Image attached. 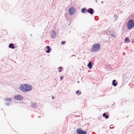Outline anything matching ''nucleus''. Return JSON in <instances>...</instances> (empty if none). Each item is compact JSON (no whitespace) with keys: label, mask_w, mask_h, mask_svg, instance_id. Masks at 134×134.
<instances>
[{"label":"nucleus","mask_w":134,"mask_h":134,"mask_svg":"<svg viewBox=\"0 0 134 134\" xmlns=\"http://www.w3.org/2000/svg\"><path fill=\"white\" fill-rule=\"evenodd\" d=\"M100 47V45L99 43L94 44L91 48V51L92 52H97L99 50Z\"/></svg>","instance_id":"nucleus-1"},{"label":"nucleus","mask_w":134,"mask_h":134,"mask_svg":"<svg viewBox=\"0 0 134 134\" xmlns=\"http://www.w3.org/2000/svg\"><path fill=\"white\" fill-rule=\"evenodd\" d=\"M128 29H131L134 27V22L132 19H131L128 21L127 24Z\"/></svg>","instance_id":"nucleus-2"},{"label":"nucleus","mask_w":134,"mask_h":134,"mask_svg":"<svg viewBox=\"0 0 134 134\" xmlns=\"http://www.w3.org/2000/svg\"><path fill=\"white\" fill-rule=\"evenodd\" d=\"M76 131L77 134H86L87 133V132L83 130L80 128L77 129Z\"/></svg>","instance_id":"nucleus-3"},{"label":"nucleus","mask_w":134,"mask_h":134,"mask_svg":"<svg viewBox=\"0 0 134 134\" xmlns=\"http://www.w3.org/2000/svg\"><path fill=\"white\" fill-rule=\"evenodd\" d=\"M14 98L17 100H21L23 99V97L20 94H16L14 96Z\"/></svg>","instance_id":"nucleus-4"},{"label":"nucleus","mask_w":134,"mask_h":134,"mask_svg":"<svg viewBox=\"0 0 134 134\" xmlns=\"http://www.w3.org/2000/svg\"><path fill=\"white\" fill-rule=\"evenodd\" d=\"M25 92L31 91L32 89V86L30 85L26 84Z\"/></svg>","instance_id":"nucleus-5"},{"label":"nucleus","mask_w":134,"mask_h":134,"mask_svg":"<svg viewBox=\"0 0 134 134\" xmlns=\"http://www.w3.org/2000/svg\"><path fill=\"white\" fill-rule=\"evenodd\" d=\"M75 9L72 7H71L69 10V12L70 15H73L75 11Z\"/></svg>","instance_id":"nucleus-6"},{"label":"nucleus","mask_w":134,"mask_h":134,"mask_svg":"<svg viewBox=\"0 0 134 134\" xmlns=\"http://www.w3.org/2000/svg\"><path fill=\"white\" fill-rule=\"evenodd\" d=\"M26 84H21L20 85L19 87V89L20 90L23 92H25Z\"/></svg>","instance_id":"nucleus-7"},{"label":"nucleus","mask_w":134,"mask_h":134,"mask_svg":"<svg viewBox=\"0 0 134 134\" xmlns=\"http://www.w3.org/2000/svg\"><path fill=\"white\" fill-rule=\"evenodd\" d=\"M87 12L92 15L94 13V11L93 8H89L87 9Z\"/></svg>","instance_id":"nucleus-8"},{"label":"nucleus","mask_w":134,"mask_h":134,"mask_svg":"<svg viewBox=\"0 0 134 134\" xmlns=\"http://www.w3.org/2000/svg\"><path fill=\"white\" fill-rule=\"evenodd\" d=\"M47 50H46V52L47 53H49L52 50L51 47L49 46H47L46 47Z\"/></svg>","instance_id":"nucleus-9"},{"label":"nucleus","mask_w":134,"mask_h":134,"mask_svg":"<svg viewBox=\"0 0 134 134\" xmlns=\"http://www.w3.org/2000/svg\"><path fill=\"white\" fill-rule=\"evenodd\" d=\"M56 35V33L55 31L53 30L52 31V33L51 34V37L52 38H54L55 36Z\"/></svg>","instance_id":"nucleus-10"},{"label":"nucleus","mask_w":134,"mask_h":134,"mask_svg":"<svg viewBox=\"0 0 134 134\" xmlns=\"http://www.w3.org/2000/svg\"><path fill=\"white\" fill-rule=\"evenodd\" d=\"M92 62L91 61H89L87 64V66L88 67L89 69H91L92 67Z\"/></svg>","instance_id":"nucleus-11"},{"label":"nucleus","mask_w":134,"mask_h":134,"mask_svg":"<svg viewBox=\"0 0 134 134\" xmlns=\"http://www.w3.org/2000/svg\"><path fill=\"white\" fill-rule=\"evenodd\" d=\"M87 9L86 8H83L81 10V12L83 13H85L87 12Z\"/></svg>","instance_id":"nucleus-12"},{"label":"nucleus","mask_w":134,"mask_h":134,"mask_svg":"<svg viewBox=\"0 0 134 134\" xmlns=\"http://www.w3.org/2000/svg\"><path fill=\"white\" fill-rule=\"evenodd\" d=\"M8 47L12 49H14L15 48L14 45L12 43H10L9 44Z\"/></svg>","instance_id":"nucleus-13"},{"label":"nucleus","mask_w":134,"mask_h":134,"mask_svg":"<svg viewBox=\"0 0 134 134\" xmlns=\"http://www.w3.org/2000/svg\"><path fill=\"white\" fill-rule=\"evenodd\" d=\"M106 119H107L109 118V116L108 115L106 114V113H103L102 115Z\"/></svg>","instance_id":"nucleus-14"},{"label":"nucleus","mask_w":134,"mask_h":134,"mask_svg":"<svg viewBox=\"0 0 134 134\" xmlns=\"http://www.w3.org/2000/svg\"><path fill=\"white\" fill-rule=\"evenodd\" d=\"M37 106V104L35 103H33L32 104V107L34 108H36Z\"/></svg>","instance_id":"nucleus-15"},{"label":"nucleus","mask_w":134,"mask_h":134,"mask_svg":"<svg viewBox=\"0 0 134 134\" xmlns=\"http://www.w3.org/2000/svg\"><path fill=\"white\" fill-rule=\"evenodd\" d=\"M112 83V85L114 86H116L117 84V83L116 82V80H114L113 81Z\"/></svg>","instance_id":"nucleus-16"},{"label":"nucleus","mask_w":134,"mask_h":134,"mask_svg":"<svg viewBox=\"0 0 134 134\" xmlns=\"http://www.w3.org/2000/svg\"><path fill=\"white\" fill-rule=\"evenodd\" d=\"M125 42L127 43H129L130 42V40L128 37H126L125 38Z\"/></svg>","instance_id":"nucleus-17"},{"label":"nucleus","mask_w":134,"mask_h":134,"mask_svg":"<svg viewBox=\"0 0 134 134\" xmlns=\"http://www.w3.org/2000/svg\"><path fill=\"white\" fill-rule=\"evenodd\" d=\"M5 100L7 101H9L11 102L12 101V99L10 98H5Z\"/></svg>","instance_id":"nucleus-18"},{"label":"nucleus","mask_w":134,"mask_h":134,"mask_svg":"<svg viewBox=\"0 0 134 134\" xmlns=\"http://www.w3.org/2000/svg\"><path fill=\"white\" fill-rule=\"evenodd\" d=\"M76 93L77 94L80 95L81 94V92H80L79 90H77L76 92Z\"/></svg>","instance_id":"nucleus-19"},{"label":"nucleus","mask_w":134,"mask_h":134,"mask_svg":"<svg viewBox=\"0 0 134 134\" xmlns=\"http://www.w3.org/2000/svg\"><path fill=\"white\" fill-rule=\"evenodd\" d=\"M113 126V125H111L109 126L110 128V129H113L114 128V127Z\"/></svg>","instance_id":"nucleus-20"},{"label":"nucleus","mask_w":134,"mask_h":134,"mask_svg":"<svg viewBox=\"0 0 134 134\" xmlns=\"http://www.w3.org/2000/svg\"><path fill=\"white\" fill-rule=\"evenodd\" d=\"M114 17L115 18H117L118 17V16L115 14H114Z\"/></svg>","instance_id":"nucleus-21"},{"label":"nucleus","mask_w":134,"mask_h":134,"mask_svg":"<svg viewBox=\"0 0 134 134\" xmlns=\"http://www.w3.org/2000/svg\"><path fill=\"white\" fill-rule=\"evenodd\" d=\"M111 36L113 37H116V35L114 34H111Z\"/></svg>","instance_id":"nucleus-22"},{"label":"nucleus","mask_w":134,"mask_h":134,"mask_svg":"<svg viewBox=\"0 0 134 134\" xmlns=\"http://www.w3.org/2000/svg\"><path fill=\"white\" fill-rule=\"evenodd\" d=\"M66 43V42L65 41H62L61 42V43L62 44H64Z\"/></svg>","instance_id":"nucleus-23"},{"label":"nucleus","mask_w":134,"mask_h":134,"mask_svg":"<svg viewBox=\"0 0 134 134\" xmlns=\"http://www.w3.org/2000/svg\"><path fill=\"white\" fill-rule=\"evenodd\" d=\"M10 103H5V104L8 106L9 105Z\"/></svg>","instance_id":"nucleus-24"},{"label":"nucleus","mask_w":134,"mask_h":134,"mask_svg":"<svg viewBox=\"0 0 134 134\" xmlns=\"http://www.w3.org/2000/svg\"><path fill=\"white\" fill-rule=\"evenodd\" d=\"M95 19L96 20H98V17L97 16H95L94 17Z\"/></svg>","instance_id":"nucleus-25"},{"label":"nucleus","mask_w":134,"mask_h":134,"mask_svg":"<svg viewBox=\"0 0 134 134\" xmlns=\"http://www.w3.org/2000/svg\"><path fill=\"white\" fill-rule=\"evenodd\" d=\"M60 79L61 80H63V77L62 76H60Z\"/></svg>","instance_id":"nucleus-26"},{"label":"nucleus","mask_w":134,"mask_h":134,"mask_svg":"<svg viewBox=\"0 0 134 134\" xmlns=\"http://www.w3.org/2000/svg\"><path fill=\"white\" fill-rule=\"evenodd\" d=\"M58 69H62V67L61 66H60L58 68Z\"/></svg>","instance_id":"nucleus-27"},{"label":"nucleus","mask_w":134,"mask_h":134,"mask_svg":"<svg viewBox=\"0 0 134 134\" xmlns=\"http://www.w3.org/2000/svg\"><path fill=\"white\" fill-rule=\"evenodd\" d=\"M61 70H60V69H59V72H61Z\"/></svg>","instance_id":"nucleus-28"},{"label":"nucleus","mask_w":134,"mask_h":134,"mask_svg":"<svg viewBox=\"0 0 134 134\" xmlns=\"http://www.w3.org/2000/svg\"><path fill=\"white\" fill-rule=\"evenodd\" d=\"M114 104H113V105H111V107H113V106H114Z\"/></svg>","instance_id":"nucleus-29"},{"label":"nucleus","mask_w":134,"mask_h":134,"mask_svg":"<svg viewBox=\"0 0 134 134\" xmlns=\"http://www.w3.org/2000/svg\"><path fill=\"white\" fill-rule=\"evenodd\" d=\"M52 98L53 99H54V98L53 96H52Z\"/></svg>","instance_id":"nucleus-30"},{"label":"nucleus","mask_w":134,"mask_h":134,"mask_svg":"<svg viewBox=\"0 0 134 134\" xmlns=\"http://www.w3.org/2000/svg\"><path fill=\"white\" fill-rule=\"evenodd\" d=\"M75 55H71V57H72V56H75Z\"/></svg>","instance_id":"nucleus-31"},{"label":"nucleus","mask_w":134,"mask_h":134,"mask_svg":"<svg viewBox=\"0 0 134 134\" xmlns=\"http://www.w3.org/2000/svg\"><path fill=\"white\" fill-rule=\"evenodd\" d=\"M109 66H108L107 67V68H108L109 67Z\"/></svg>","instance_id":"nucleus-32"},{"label":"nucleus","mask_w":134,"mask_h":134,"mask_svg":"<svg viewBox=\"0 0 134 134\" xmlns=\"http://www.w3.org/2000/svg\"><path fill=\"white\" fill-rule=\"evenodd\" d=\"M97 0H96L95 1V2H97Z\"/></svg>","instance_id":"nucleus-33"},{"label":"nucleus","mask_w":134,"mask_h":134,"mask_svg":"<svg viewBox=\"0 0 134 134\" xmlns=\"http://www.w3.org/2000/svg\"><path fill=\"white\" fill-rule=\"evenodd\" d=\"M77 82L78 83H79L80 82H79V81H77Z\"/></svg>","instance_id":"nucleus-34"},{"label":"nucleus","mask_w":134,"mask_h":134,"mask_svg":"<svg viewBox=\"0 0 134 134\" xmlns=\"http://www.w3.org/2000/svg\"><path fill=\"white\" fill-rule=\"evenodd\" d=\"M101 3H103V1H102V2H101Z\"/></svg>","instance_id":"nucleus-35"},{"label":"nucleus","mask_w":134,"mask_h":134,"mask_svg":"<svg viewBox=\"0 0 134 134\" xmlns=\"http://www.w3.org/2000/svg\"><path fill=\"white\" fill-rule=\"evenodd\" d=\"M30 36H32V35L31 34H30Z\"/></svg>","instance_id":"nucleus-36"},{"label":"nucleus","mask_w":134,"mask_h":134,"mask_svg":"<svg viewBox=\"0 0 134 134\" xmlns=\"http://www.w3.org/2000/svg\"><path fill=\"white\" fill-rule=\"evenodd\" d=\"M133 42H134V41H133Z\"/></svg>","instance_id":"nucleus-37"}]
</instances>
